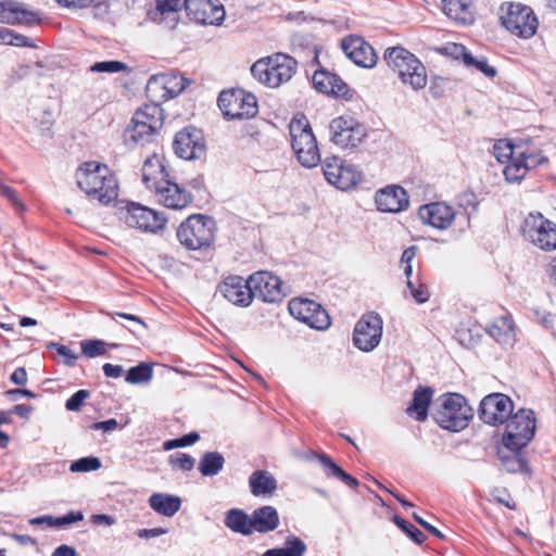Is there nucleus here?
<instances>
[{
    "mask_svg": "<svg viewBox=\"0 0 556 556\" xmlns=\"http://www.w3.org/2000/svg\"><path fill=\"white\" fill-rule=\"evenodd\" d=\"M507 419L503 443L508 450H521L533 439L536 419L532 409L521 408Z\"/></svg>",
    "mask_w": 556,
    "mask_h": 556,
    "instance_id": "423d86ee",
    "label": "nucleus"
},
{
    "mask_svg": "<svg viewBox=\"0 0 556 556\" xmlns=\"http://www.w3.org/2000/svg\"><path fill=\"white\" fill-rule=\"evenodd\" d=\"M494 156L500 162H506L517 156V143L500 140L493 148Z\"/></svg>",
    "mask_w": 556,
    "mask_h": 556,
    "instance_id": "8fccbe9b",
    "label": "nucleus"
},
{
    "mask_svg": "<svg viewBox=\"0 0 556 556\" xmlns=\"http://www.w3.org/2000/svg\"><path fill=\"white\" fill-rule=\"evenodd\" d=\"M519 450H509V454L504 455L501 454V460L504 466V468L511 473L516 472H522L528 473L529 467L526 459L521 457L520 454H518Z\"/></svg>",
    "mask_w": 556,
    "mask_h": 556,
    "instance_id": "c03bdc74",
    "label": "nucleus"
},
{
    "mask_svg": "<svg viewBox=\"0 0 556 556\" xmlns=\"http://www.w3.org/2000/svg\"><path fill=\"white\" fill-rule=\"evenodd\" d=\"M249 486L254 496H269L277 489V481L270 472L256 470L249 477Z\"/></svg>",
    "mask_w": 556,
    "mask_h": 556,
    "instance_id": "2f4dec72",
    "label": "nucleus"
},
{
    "mask_svg": "<svg viewBox=\"0 0 556 556\" xmlns=\"http://www.w3.org/2000/svg\"><path fill=\"white\" fill-rule=\"evenodd\" d=\"M105 345V342L101 340H84L80 342L83 354L90 358L104 355L106 352Z\"/></svg>",
    "mask_w": 556,
    "mask_h": 556,
    "instance_id": "603ef678",
    "label": "nucleus"
},
{
    "mask_svg": "<svg viewBox=\"0 0 556 556\" xmlns=\"http://www.w3.org/2000/svg\"><path fill=\"white\" fill-rule=\"evenodd\" d=\"M225 466V457L219 452H206L202 455L198 469L203 477L217 476Z\"/></svg>",
    "mask_w": 556,
    "mask_h": 556,
    "instance_id": "ea45409f",
    "label": "nucleus"
},
{
    "mask_svg": "<svg viewBox=\"0 0 556 556\" xmlns=\"http://www.w3.org/2000/svg\"><path fill=\"white\" fill-rule=\"evenodd\" d=\"M517 155L530 167L534 168L547 162L541 150V143L536 140L521 139L517 142Z\"/></svg>",
    "mask_w": 556,
    "mask_h": 556,
    "instance_id": "7c9ffc66",
    "label": "nucleus"
},
{
    "mask_svg": "<svg viewBox=\"0 0 556 556\" xmlns=\"http://www.w3.org/2000/svg\"><path fill=\"white\" fill-rule=\"evenodd\" d=\"M377 210L386 213H400L408 207L409 199L404 188L387 186L376 192Z\"/></svg>",
    "mask_w": 556,
    "mask_h": 556,
    "instance_id": "5701e85b",
    "label": "nucleus"
},
{
    "mask_svg": "<svg viewBox=\"0 0 556 556\" xmlns=\"http://www.w3.org/2000/svg\"><path fill=\"white\" fill-rule=\"evenodd\" d=\"M167 176L165 166L159 155L153 154L144 161L142 166V181L149 190L152 191L163 179H166Z\"/></svg>",
    "mask_w": 556,
    "mask_h": 556,
    "instance_id": "c85d7f7f",
    "label": "nucleus"
},
{
    "mask_svg": "<svg viewBox=\"0 0 556 556\" xmlns=\"http://www.w3.org/2000/svg\"><path fill=\"white\" fill-rule=\"evenodd\" d=\"M84 514L81 511H70L67 515L62 517H53V528H64L74 522L81 521Z\"/></svg>",
    "mask_w": 556,
    "mask_h": 556,
    "instance_id": "bf43d9fd",
    "label": "nucleus"
},
{
    "mask_svg": "<svg viewBox=\"0 0 556 556\" xmlns=\"http://www.w3.org/2000/svg\"><path fill=\"white\" fill-rule=\"evenodd\" d=\"M88 70H129V67L119 61L96 62Z\"/></svg>",
    "mask_w": 556,
    "mask_h": 556,
    "instance_id": "0e129e2a",
    "label": "nucleus"
},
{
    "mask_svg": "<svg viewBox=\"0 0 556 556\" xmlns=\"http://www.w3.org/2000/svg\"><path fill=\"white\" fill-rule=\"evenodd\" d=\"M11 381L17 386H24L26 384L27 382V372H26V369L24 367H18L16 368L11 377H10Z\"/></svg>",
    "mask_w": 556,
    "mask_h": 556,
    "instance_id": "774afa93",
    "label": "nucleus"
},
{
    "mask_svg": "<svg viewBox=\"0 0 556 556\" xmlns=\"http://www.w3.org/2000/svg\"><path fill=\"white\" fill-rule=\"evenodd\" d=\"M175 153L184 160L200 159L205 151L202 131L194 127H186L178 131L173 142Z\"/></svg>",
    "mask_w": 556,
    "mask_h": 556,
    "instance_id": "dca6fc26",
    "label": "nucleus"
},
{
    "mask_svg": "<svg viewBox=\"0 0 556 556\" xmlns=\"http://www.w3.org/2000/svg\"><path fill=\"white\" fill-rule=\"evenodd\" d=\"M311 458H317L320 463V466L328 478H339L342 473L343 469L338 466L327 454L320 453L315 454L312 453Z\"/></svg>",
    "mask_w": 556,
    "mask_h": 556,
    "instance_id": "3c124183",
    "label": "nucleus"
},
{
    "mask_svg": "<svg viewBox=\"0 0 556 556\" xmlns=\"http://www.w3.org/2000/svg\"><path fill=\"white\" fill-rule=\"evenodd\" d=\"M531 168L517 155L509 160L504 168V176L508 182H519Z\"/></svg>",
    "mask_w": 556,
    "mask_h": 556,
    "instance_id": "79ce46f5",
    "label": "nucleus"
},
{
    "mask_svg": "<svg viewBox=\"0 0 556 556\" xmlns=\"http://www.w3.org/2000/svg\"><path fill=\"white\" fill-rule=\"evenodd\" d=\"M219 292L227 301L238 306H248L253 300L250 278L245 280L240 276H229L220 283Z\"/></svg>",
    "mask_w": 556,
    "mask_h": 556,
    "instance_id": "4be33fe9",
    "label": "nucleus"
},
{
    "mask_svg": "<svg viewBox=\"0 0 556 556\" xmlns=\"http://www.w3.org/2000/svg\"><path fill=\"white\" fill-rule=\"evenodd\" d=\"M118 424L116 419L111 418L104 421H98L92 424L91 429L93 430H102L104 432L114 431L117 428Z\"/></svg>",
    "mask_w": 556,
    "mask_h": 556,
    "instance_id": "338daca9",
    "label": "nucleus"
},
{
    "mask_svg": "<svg viewBox=\"0 0 556 556\" xmlns=\"http://www.w3.org/2000/svg\"><path fill=\"white\" fill-rule=\"evenodd\" d=\"M381 336L382 318L377 313H368L356 323L353 342L361 351L370 352L380 343Z\"/></svg>",
    "mask_w": 556,
    "mask_h": 556,
    "instance_id": "ddd939ff",
    "label": "nucleus"
},
{
    "mask_svg": "<svg viewBox=\"0 0 556 556\" xmlns=\"http://www.w3.org/2000/svg\"><path fill=\"white\" fill-rule=\"evenodd\" d=\"M472 415V408L457 393L443 395L432 410V417L441 428L455 432L465 429Z\"/></svg>",
    "mask_w": 556,
    "mask_h": 556,
    "instance_id": "f03ea898",
    "label": "nucleus"
},
{
    "mask_svg": "<svg viewBox=\"0 0 556 556\" xmlns=\"http://www.w3.org/2000/svg\"><path fill=\"white\" fill-rule=\"evenodd\" d=\"M306 551L307 546L301 538L289 535L283 547L267 549L262 556H304Z\"/></svg>",
    "mask_w": 556,
    "mask_h": 556,
    "instance_id": "58836bf2",
    "label": "nucleus"
},
{
    "mask_svg": "<svg viewBox=\"0 0 556 556\" xmlns=\"http://www.w3.org/2000/svg\"><path fill=\"white\" fill-rule=\"evenodd\" d=\"M152 191H154L160 203L173 210H182L192 201L189 191L167 179H163Z\"/></svg>",
    "mask_w": 556,
    "mask_h": 556,
    "instance_id": "412c9836",
    "label": "nucleus"
},
{
    "mask_svg": "<svg viewBox=\"0 0 556 556\" xmlns=\"http://www.w3.org/2000/svg\"><path fill=\"white\" fill-rule=\"evenodd\" d=\"M525 237L543 251L556 249V225L541 213H530L523 224Z\"/></svg>",
    "mask_w": 556,
    "mask_h": 556,
    "instance_id": "1a4fd4ad",
    "label": "nucleus"
},
{
    "mask_svg": "<svg viewBox=\"0 0 556 556\" xmlns=\"http://www.w3.org/2000/svg\"><path fill=\"white\" fill-rule=\"evenodd\" d=\"M314 88L324 94L348 97L350 88L334 72H314L312 76Z\"/></svg>",
    "mask_w": 556,
    "mask_h": 556,
    "instance_id": "a878e982",
    "label": "nucleus"
},
{
    "mask_svg": "<svg viewBox=\"0 0 556 556\" xmlns=\"http://www.w3.org/2000/svg\"><path fill=\"white\" fill-rule=\"evenodd\" d=\"M253 77L262 85L269 88H277L282 83L291 79V72H251Z\"/></svg>",
    "mask_w": 556,
    "mask_h": 556,
    "instance_id": "37998d69",
    "label": "nucleus"
},
{
    "mask_svg": "<svg viewBox=\"0 0 556 556\" xmlns=\"http://www.w3.org/2000/svg\"><path fill=\"white\" fill-rule=\"evenodd\" d=\"M89 397V392L87 390H79L74 393L65 403V407L67 410L77 412L80 409L84 401Z\"/></svg>",
    "mask_w": 556,
    "mask_h": 556,
    "instance_id": "052dcab7",
    "label": "nucleus"
},
{
    "mask_svg": "<svg viewBox=\"0 0 556 556\" xmlns=\"http://www.w3.org/2000/svg\"><path fill=\"white\" fill-rule=\"evenodd\" d=\"M331 141L342 148H356L367 137L366 127L352 116H339L329 124Z\"/></svg>",
    "mask_w": 556,
    "mask_h": 556,
    "instance_id": "6e6552de",
    "label": "nucleus"
},
{
    "mask_svg": "<svg viewBox=\"0 0 556 556\" xmlns=\"http://www.w3.org/2000/svg\"><path fill=\"white\" fill-rule=\"evenodd\" d=\"M383 59L389 67L419 70L422 67L421 61L412 52L403 47H391L384 51Z\"/></svg>",
    "mask_w": 556,
    "mask_h": 556,
    "instance_id": "bb28decb",
    "label": "nucleus"
},
{
    "mask_svg": "<svg viewBox=\"0 0 556 556\" xmlns=\"http://www.w3.org/2000/svg\"><path fill=\"white\" fill-rule=\"evenodd\" d=\"M0 22L5 24L34 25L40 22L38 12L15 0L0 1Z\"/></svg>",
    "mask_w": 556,
    "mask_h": 556,
    "instance_id": "b1692460",
    "label": "nucleus"
},
{
    "mask_svg": "<svg viewBox=\"0 0 556 556\" xmlns=\"http://www.w3.org/2000/svg\"><path fill=\"white\" fill-rule=\"evenodd\" d=\"M432 395L433 391L431 388H417L414 391L413 401L406 409L407 414L415 417L418 421H425Z\"/></svg>",
    "mask_w": 556,
    "mask_h": 556,
    "instance_id": "72a5a7b5",
    "label": "nucleus"
},
{
    "mask_svg": "<svg viewBox=\"0 0 556 556\" xmlns=\"http://www.w3.org/2000/svg\"><path fill=\"white\" fill-rule=\"evenodd\" d=\"M186 12L202 25H219L225 18L224 7L217 0H186Z\"/></svg>",
    "mask_w": 556,
    "mask_h": 556,
    "instance_id": "f3484780",
    "label": "nucleus"
},
{
    "mask_svg": "<svg viewBox=\"0 0 556 556\" xmlns=\"http://www.w3.org/2000/svg\"><path fill=\"white\" fill-rule=\"evenodd\" d=\"M149 504L157 514L172 517L180 509L181 501L178 496L164 493H153L149 497Z\"/></svg>",
    "mask_w": 556,
    "mask_h": 556,
    "instance_id": "e433bc0d",
    "label": "nucleus"
},
{
    "mask_svg": "<svg viewBox=\"0 0 556 556\" xmlns=\"http://www.w3.org/2000/svg\"><path fill=\"white\" fill-rule=\"evenodd\" d=\"M115 315L129 320L131 325L128 329L135 334H140L146 329V324L136 315L125 313H116Z\"/></svg>",
    "mask_w": 556,
    "mask_h": 556,
    "instance_id": "e2e57ef3",
    "label": "nucleus"
},
{
    "mask_svg": "<svg viewBox=\"0 0 556 556\" xmlns=\"http://www.w3.org/2000/svg\"><path fill=\"white\" fill-rule=\"evenodd\" d=\"M177 238L187 250L206 249L214 241L215 224L203 215H192L179 225Z\"/></svg>",
    "mask_w": 556,
    "mask_h": 556,
    "instance_id": "39448f33",
    "label": "nucleus"
},
{
    "mask_svg": "<svg viewBox=\"0 0 556 556\" xmlns=\"http://www.w3.org/2000/svg\"><path fill=\"white\" fill-rule=\"evenodd\" d=\"M418 217L424 225L439 230H447L454 224L456 212L445 202H432L419 207Z\"/></svg>",
    "mask_w": 556,
    "mask_h": 556,
    "instance_id": "6ab92c4d",
    "label": "nucleus"
},
{
    "mask_svg": "<svg viewBox=\"0 0 556 556\" xmlns=\"http://www.w3.org/2000/svg\"><path fill=\"white\" fill-rule=\"evenodd\" d=\"M289 312L298 320L311 328L325 330L330 326V317L320 304L308 299H292L289 302Z\"/></svg>",
    "mask_w": 556,
    "mask_h": 556,
    "instance_id": "f8f14e48",
    "label": "nucleus"
},
{
    "mask_svg": "<svg viewBox=\"0 0 556 556\" xmlns=\"http://www.w3.org/2000/svg\"><path fill=\"white\" fill-rule=\"evenodd\" d=\"M186 9V0H156L155 7L148 12L149 18L173 29L179 22V12Z\"/></svg>",
    "mask_w": 556,
    "mask_h": 556,
    "instance_id": "393cba45",
    "label": "nucleus"
},
{
    "mask_svg": "<svg viewBox=\"0 0 556 556\" xmlns=\"http://www.w3.org/2000/svg\"><path fill=\"white\" fill-rule=\"evenodd\" d=\"M135 122L141 121L152 128H162L164 122L163 109L156 103L144 104L134 114Z\"/></svg>",
    "mask_w": 556,
    "mask_h": 556,
    "instance_id": "a19ab883",
    "label": "nucleus"
},
{
    "mask_svg": "<svg viewBox=\"0 0 556 556\" xmlns=\"http://www.w3.org/2000/svg\"><path fill=\"white\" fill-rule=\"evenodd\" d=\"M323 172L327 181L340 190L354 188L363 178L355 165L338 156L327 157L323 164Z\"/></svg>",
    "mask_w": 556,
    "mask_h": 556,
    "instance_id": "9b49d317",
    "label": "nucleus"
},
{
    "mask_svg": "<svg viewBox=\"0 0 556 556\" xmlns=\"http://www.w3.org/2000/svg\"><path fill=\"white\" fill-rule=\"evenodd\" d=\"M0 194L7 198L17 211H25L26 206L18 198L16 191L0 180Z\"/></svg>",
    "mask_w": 556,
    "mask_h": 556,
    "instance_id": "13d9d810",
    "label": "nucleus"
},
{
    "mask_svg": "<svg viewBox=\"0 0 556 556\" xmlns=\"http://www.w3.org/2000/svg\"><path fill=\"white\" fill-rule=\"evenodd\" d=\"M188 84L180 72H160L149 79L147 92L154 100L166 101L180 94Z\"/></svg>",
    "mask_w": 556,
    "mask_h": 556,
    "instance_id": "9d476101",
    "label": "nucleus"
},
{
    "mask_svg": "<svg viewBox=\"0 0 556 556\" xmlns=\"http://www.w3.org/2000/svg\"><path fill=\"white\" fill-rule=\"evenodd\" d=\"M448 10L451 16L462 24H470L473 21L470 3L463 2L462 0L451 1Z\"/></svg>",
    "mask_w": 556,
    "mask_h": 556,
    "instance_id": "49530a36",
    "label": "nucleus"
},
{
    "mask_svg": "<svg viewBox=\"0 0 556 556\" xmlns=\"http://www.w3.org/2000/svg\"><path fill=\"white\" fill-rule=\"evenodd\" d=\"M253 533H268L276 530L279 526V514L273 506L266 505L256 508L251 514Z\"/></svg>",
    "mask_w": 556,
    "mask_h": 556,
    "instance_id": "cd10ccee",
    "label": "nucleus"
},
{
    "mask_svg": "<svg viewBox=\"0 0 556 556\" xmlns=\"http://www.w3.org/2000/svg\"><path fill=\"white\" fill-rule=\"evenodd\" d=\"M489 334L501 344H510L514 341V323L510 317L502 316L488 327Z\"/></svg>",
    "mask_w": 556,
    "mask_h": 556,
    "instance_id": "4c0bfd02",
    "label": "nucleus"
},
{
    "mask_svg": "<svg viewBox=\"0 0 556 556\" xmlns=\"http://www.w3.org/2000/svg\"><path fill=\"white\" fill-rule=\"evenodd\" d=\"M394 521L416 543L420 544L426 540V535L408 521L397 516L394 517Z\"/></svg>",
    "mask_w": 556,
    "mask_h": 556,
    "instance_id": "6e6d98bb",
    "label": "nucleus"
},
{
    "mask_svg": "<svg viewBox=\"0 0 556 556\" xmlns=\"http://www.w3.org/2000/svg\"><path fill=\"white\" fill-rule=\"evenodd\" d=\"M168 463L173 468L190 471L195 465V459L186 453H174L169 456Z\"/></svg>",
    "mask_w": 556,
    "mask_h": 556,
    "instance_id": "5fc2aeb1",
    "label": "nucleus"
},
{
    "mask_svg": "<svg viewBox=\"0 0 556 556\" xmlns=\"http://www.w3.org/2000/svg\"><path fill=\"white\" fill-rule=\"evenodd\" d=\"M406 285L407 289L410 292V295L415 299V301L418 304H422L429 300L430 293L426 285H416L412 279H408Z\"/></svg>",
    "mask_w": 556,
    "mask_h": 556,
    "instance_id": "4d7b16f0",
    "label": "nucleus"
},
{
    "mask_svg": "<svg viewBox=\"0 0 556 556\" xmlns=\"http://www.w3.org/2000/svg\"><path fill=\"white\" fill-rule=\"evenodd\" d=\"M152 377V367L147 363H140L139 365L134 366L128 370L125 380L131 384H139L151 381Z\"/></svg>",
    "mask_w": 556,
    "mask_h": 556,
    "instance_id": "a18cd8bd",
    "label": "nucleus"
},
{
    "mask_svg": "<svg viewBox=\"0 0 556 556\" xmlns=\"http://www.w3.org/2000/svg\"><path fill=\"white\" fill-rule=\"evenodd\" d=\"M502 23L508 31L523 39L534 36L539 20L532 8L520 2H510L502 5Z\"/></svg>",
    "mask_w": 556,
    "mask_h": 556,
    "instance_id": "0eeeda50",
    "label": "nucleus"
},
{
    "mask_svg": "<svg viewBox=\"0 0 556 556\" xmlns=\"http://www.w3.org/2000/svg\"><path fill=\"white\" fill-rule=\"evenodd\" d=\"M445 79L441 76H435L430 84V92L435 98H440L444 94L445 91Z\"/></svg>",
    "mask_w": 556,
    "mask_h": 556,
    "instance_id": "69168bd1",
    "label": "nucleus"
},
{
    "mask_svg": "<svg viewBox=\"0 0 556 556\" xmlns=\"http://www.w3.org/2000/svg\"><path fill=\"white\" fill-rule=\"evenodd\" d=\"M160 130V128L144 124V122H135L132 116L131 123L124 132V141L127 146H138L150 142L151 138Z\"/></svg>",
    "mask_w": 556,
    "mask_h": 556,
    "instance_id": "c756f323",
    "label": "nucleus"
},
{
    "mask_svg": "<svg viewBox=\"0 0 556 556\" xmlns=\"http://www.w3.org/2000/svg\"><path fill=\"white\" fill-rule=\"evenodd\" d=\"M251 290L253 299H260L263 302H277L283 296L282 281L279 277L268 271H257L250 276Z\"/></svg>",
    "mask_w": 556,
    "mask_h": 556,
    "instance_id": "aec40b11",
    "label": "nucleus"
},
{
    "mask_svg": "<svg viewBox=\"0 0 556 556\" xmlns=\"http://www.w3.org/2000/svg\"><path fill=\"white\" fill-rule=\"evenodd\" d=\"M125 224L142 231L155 232L165 226L163 214L138 203H129L123 215Z\"/></svg>",
    "mask_w": 556,
    "mask_h": 556,
    "instance_id": "4468645a",
    "label": "nucleus"
},
{
    "mask_svg": "<svg viewBox=\"0 0 556 556\" xmlns=\"http://www.w3.org/2000/svg\"><path fill=\"white\" fill-rule=\"evenodd\" d=\"M0 43L16 47H33V43L27 37L16 34L3 26H0Z\"/></svg>",
    "mask_w": 556,
    "mask_h": 556,
    "instance_id": "09e8293b",
    "label": "nucleus"
},
{
    "mask_svg": "<svg viewBox=\"0 0 556 556\" xmlns=\"http://www.w3.org/2000/svg\"><path fill=\"white\" fill-rule=\"evenodd\" d=\"M345 55L357 66L372 68L378 60L375 49L364 38L350 35L341 41Z\"/></svg>",
    "mask_w": 556,
    "mask_h": 556,
    "instance_id": "a211bd4d",
    "label": "nucleus"
},
{
    "mask_svg": "<svg viewBox=\"0 0 556 556\" xmlns=\"http://www.w3.org/2000/svg\"><path fill=\"white\" fill-rule=\"evenodd\" d=\"M225 526L235 533L244 536L253 534L252 516L240 508H232L226 513L224 519Z\"/></svg>",
    "mask_w": 556,
    "mask_h": 556,
    "instance_id": "473e14b6",
    "label": "nucleus"
},
{
    "mask_svg": "<svg viewBox=\"0 0 556 556\" xmlns=\"http://www.w3.org/2000/svg\"><path fill=\"white\" fill-rule=\"evenodd\" d=\"M403 85H408L413 90L426 87L428 83L427 72H399Z\"/></svg>",
    "mask_w": 556,
    "mask_h": 556,
    "instance_id": "de8ad7c7",
    "label": "nucleus"
},
{
    "mask_svg": "<svg viewBox=\"0 0 556 556\" xmlns=\"http://www.w3.org/2000/svg\"><path fill=\"white\" fill-rule=\"evenodd\" d=\"M217 105L227 121L250 119L258 113L255 96L241 88L222 90L217 98Z\"/></svg>",
    "mask_w": 556,
    "mask_h": 556,
    "instance_id": "20e7f679",
    "label": "nucleus"
},
{
    "mask_svg": "<svg viewBox=\"0 0 556 556\" xmlns=\"http://www.w3.org/2000/svg\"><path fill=\"white\" fill-rule=\"evenodd\" d=\"M511 400L502 393H492L483 397L479 407L480 419L488 425L505 422L513 413Z\"/></svg>",
    "mask_w": 556,
    "mask_h": 556,
    "instance_id": "2eb2a0df",
    "label": "nucleus"
},
{
    "mask_svg": "<svg viewBox=\"0 0 556 556\" xmlns=\"http://www.w3.org/2000/svg\"><path fill=\"white\" fill-rule=\"evenodd\" d=\"M289 131L298 161L304 167H315L320 161V153L307 118L304 115L294 116L290 122Z\"/></svg>",
    "mask_w": 556,
    "mask_h": 556,
    "instance_id": "7ed1b4c3",
    "label": "nucleus"
},
{
    "mask_svg": "<svg viewBox=\"0 0 556 556\" xmlns=\"http://www.w3.org/2000/svg\"><path fill=\"white\" fill-rule=\"evenodd\" d=\"M52 348H54L60 356L63 357V362L66 366H74L78 356L75 354L70 348L59 343H52Z\"/></svg>",
    "mask_w": 556,
    "mask_h": 556,
    "instance_id": "680f3d73",
    "label": "nucleus"
},
{
    "mask_svg": "<svg viewBox=\"0 0 556 556\" xmlns=\"http://www.w3.org/2000/svg\"><path fill=\"white\" fill-rule=\"evenodd\" d=\"M78 188L90 201L108 205L118 195V185L113 172L104 164L85 162L76 170Z\"/></svg>",
    "mask_w": 556,
    "mask_h": 556,
    "instance_id": "f257e3e1",
    "label": "nucleus"
},
{
    "mask_svg": "<svg viewBox=\"0 0 556 556\" xmlns=\"http://www.w3.org/2000/svg\"><path fill=\"white\" fill-rule=\"evenodd\" d=\"M442 50L445 55L454 60H460L464 66L476 67V70H494V67L488 65L484 59H475L460 43H447Z\"/></svg>",
    "mask_w": 556,
    "mask_h": 556,
    "instance_id": "c9c22d12",
    "label": "nucleus"
},
{
    "mask_svg": "<svg viewBox=\"0 0 556 556\" xmlns=\"http://www.w3.org/2000/svg\"><path fill=\"white\" fill-rule=\"evenodd\" d=\"M101 467V460L98 457H83L73 462L70 466L72 472H87L98 470Z\"/></svg>",
    "mask_w": 556,
    "mask_h": 556,
    "instance_id": "864d4df0",
    "label": "nucleus"
},
{
    "mask_svg": "<svg viewBox=\"0 0 556 556\" xmlns=\"http://www.w3.org/2000/svg\"><path fill=\"white\" fill-rule=\"evenodd\" d=\"M298 61L291 55L277 52L256 60L250 70H295Z\"/></svg>",
    "mask_w": 556,
    "mask_h": 556,
    "instance_id": "f704fd0d",
    "label": "nucleus"
}]
</instances>
